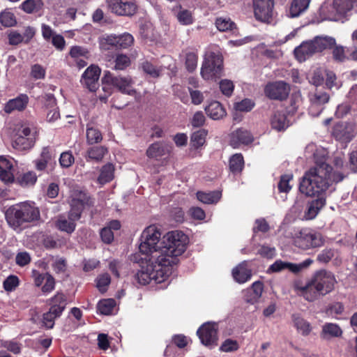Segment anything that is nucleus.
<instances>
[{
	"instance_id": "obj_1",
	"label": "nucleus",
	"mask_w": 357,
	"mask_h": 357,
	"mask_svg": "<svg viewBox=\"0 0 357 357\" xmlns=\"http://www.w3.org/2000/svg\"><path fill=\"white\" fill-rule=\"evenodd\" d=\"M325 149H316L313 153L314 165L305 172L299 183L300 192L307 197H316L308 206L306 217L313 219L326 205V197L335 190L333 183L342 181L345 175L333 172V167L326 162Z\"/></svg>"
},
{
	"instance_id": "obj_2",
	"label": "nucleus",
	"mask_w": 357,
	"mask_h": 357,
	"mask_svg": "<svg viewBox=\"0 0 357 357\" xmlns=\"http://www.w3.org/2000/svg\"><path fill=\"white\" fill-rule=\"evenodd\" d=\"M188 238L179 231H172L162 238L160 264H150L143 266L136 274V279L141 284L145 285L154 281L155 283L165 282L172 273V265L176 263V257L185 250Z\"/></svg>"
},
{
	"instance_id": "obj_3",
	"label": "nucleus",
	"mask_w": 357,
	"mask_h": 357,
	"mask_svg": "<svg viewBox=\"0 0 357 357\" xmlns=\"http://www.w3.org/2000/svg\"><path fill=\"white\" fill-rule=\"evenodd\" d=\"M70 210L67 216L60 215L55 221V226L61 231L71 234L75 230L77 222L81 218L84 209L94 205V200L84 191L73 189L68 197Z\"/></svg>"
},
{
	"instance_id": "obj_4",
	"label": "nucleus",
	"mask_w": 357,
	"mask_h": 357,
	"mask_svg": "<svg viewBox=\"0 0 357 357\" xmlns=\"http://www.w3.org/2000/svg\"><path fill=\"white\" fill-rule=\"evenodd\" d=\"M333 47V57L336 61L344 62L349 59L345 48L342 45H335V39L328 36H317L312 40L303 42L295 48L294 55L300 62H302L313 54Z\"/></svg>"
},
{
	"instance_id": "obj_5",
	"label": "nucleus",
	"mask_w": 357,
	"mask_h": 357,
	"mask_svg": "<svg viewBox=\"0 0 357 357\" xmlns=\"http://www.w3.org/2000/svg\"><path fill=\"white\" fill-rule=\"evenodd\" d=\"M335 283V275L331 272L319 270L306 284L300 286L296 284L295 289L301 291L305 300L312 302L331 292Z\"/></svg>"
},
{
	"instance_id": "obj_6",
	"label": "nucleus",
	"mask_w": 357,
	"mask_h": 357,
	"mask_svg": "<svg viewBox=\"0 0 357 357\" xmlns=\"http://www.w3.org/2000/svg\"><path fill=\"white\" fill-rule=\"evenodd\" d=\"M160 238V230L154 225L147 227L142 231L139 249L141 253L146 255V257L145 262H142L141 268L143 266H148L150 264L154 265L160 264L158 259L162 257L160 255V248L162 245Z\"/></svg>"
},
{
	"instance_id": "obj_7",
	"label": "nucleus",
	"mask_w": 357,
	"mask_h": 357,
	"mask_svg": "<svg viewBox=\"0 0 357 357\" xmlns=\"http://www.w3.org/2000/svg\"><path fill=\"white\" fill-rule=\"evenodd\" d=\"M40 211L38 207L29 202H22L10 207L6 213V219L10 227L20 231L27 224L38 220Z\"/></svg>"
},
{
	"instance_id": "obj_8",
	"label": "nucleus",
	"mask_w": 357,
	"mask_h": 357,
	"mask_svg": "<svg viewBox=\"0 0 357 357\" xmlns=\"http://www.w3.org/2000/svg\"><path fill=\"white\" fill-rule=\"evenodd\" d=\"M222 56L220 53L210 52L206 55L201 68V75L205 80L216 81L222 76Z\"/></svg>"
},
{
	"instance_id": "obj_9",
	"label": "nucleus",
	"mask_w": 357,
	"mask_h": 357,
	"mask_svg": "<svg viewBox=\"0 0 357 357\" xmlns=\"http://www.w3.org/2000/svg\"><path fill=\"white\" fill-rule=\"evenodd\" d=\"M326 238L319 232L302 230L294 238V244L300 249L306 250L322 247Z\"/></svg>"
},
{
	"instance_id": "obj_10",
	"label": "nucleus",
	"mask_w": 357,
	"mask_h": 357,
	"mask_svg": "<svg viewBox=\"0 0 357 357\" xmlns=\"http://www.w3.org/2000/svg\"><path fill=\"white\" fill-rule=\"evenodd\" d=\"M102 87L104 91H106V86H112L116 89L122 93L132 96L135 95L136 91L133 89V81L130 77H121L114 76L109 71H105L104 75L102 78Z\"/></svg>"
},
{
	"instance_id": "obj_11",
	"label": "nucleus",
	"mask_w": 357,
	"mask_h": 357,
	"mask_svg": "<svg viewBox=\"0 0 357 357\" xmlns=\"http://www.w3.org/2000/svg\"><path fill=\"white\" fill-rule=\"evenodd\" d=\"M36 139V128L27 125H22L17 130V136L13 142V147L18 151L31 149Z\"/></svg>"
},
{
	"instance_id": "obj_12",
	"label": "nucleus",
	"mask_w": 357,
	"mask_h": 357,
	"mask_svg": "<svg viewBox=\"0 0 357 357\" xmlns=\"http://www.w3.org/2000/svg\"><path fill=\"white\" fill-rule=\"evenodd\" d=\"M109 10L119 16H132L137 12V5L134 1L122 0H107Z\"/></svg>"
},
{
	"instance_id": "obj_13",
	"label": "nucleus",
	"mask_w": 357,
	"mask_h": 357,
	"mask_svg": "<svg viewBox=\"0 0 357 357\" xmlns=\"http://www.w3.org/2000/svg\"><path fill=\"white\" fill-rule=\"evenodd\" d=\"M332 135L337 140L347 143L355 135V124L351 122L337 123L333 128Z\"/></svg>"
},
{
	"instance_id": "obj_14",
	"label": "nucleus",
	"mask_w": 357,
	"mask_h": 357,
	"mask_svg": "<svg viewBox=\"0 0 357 357\" xmlns=\"http://www.w3.org/2000/svg\"><path fill=\"white\" fill-rule=\"evenodd\" d=\"M289 91V84L283 81L268 83L264 89L266 96L273 100H283L288 96Z\"/></svg>"
},
{
	"instance_id": "obj_15",
	"label": "nucleus",
	"mask_w": 357,
	"mask_h": 357,
	"mask_svg": "<svg viewBox=\"0 0 357 357\" xmlns=\"http://www.w3.org/2000/svg\"><path fill=\"white\" fill-rule=\"evenodd\" d=\"M256 18L261 22H269L273 15V0H253Z\"/></svg>"
},
{
	"instance_id": "obj_16",
	"label": "nucleus",
	"mask_w": 357,
	"mask_h": 357,
	"mask_svg": "<svg viewBox=\"0 0 357 357\" xmlns=\"http://www.w3.org/2000/svg\"><path fill=\"white\" fill-rule=\"evenodd\" d=\"M100 75V68L98 66L91 65L83 73L81 82L90 91H96L99 86Z\"/></svg>"
},
{
	"instance_id": "obj_17",
	"label": "nucleus",
	"mask_w": 357,
	"mask_h": 357,
	"mask_svg": "<svg viewBox=\"0 0 357 357\" xmlns=\"http://www.w3.org/2000/svg\"><path fill=\"white\" fill-rule=\"evenodd\" d=\"M202 344L206 346L215 344L218 340L217 327L215 324H204L197 331Z\"/></svg>"
},
{
	"instance_id": "obj_18",
	"label": "nucleus",
	"mask_w": 357,
	"mask_h": 357,
	"mask_svg": "<svg viewBox=\"0 0 357 357\" xmlns=\"http://www.w3.org/2000/svg\"><path fill=\"white\" fill-rule=\"evenodd\" d=\"M56 165L54 151L49 146L44 147L40 158L35 160L36 169L38 171H45L54 169Z\"/></svg>"
},
{
	"instance_id": "obj_19",
	"label": "nucleus",
	"mask_w": 357,
	"mask_h": 357,
	"mask_svg": "<svg viewBox=\"0 0 357 357\" xmlns=\"http://www.w3.org/2000/svg\"><path fill=\"white\" fill-rule=\"evenodd\" d=\"M45 109L46 110V120L48 122H54L60 117V113L56 106V102L54 96L48 93L44 97Z\"/></svg>"
},
{
	"instance_id": "obj_20",
	"label": "nucleus",
	"mask_w": 357,
	"mask_h": 357,
	"mask_svg": "<svg viewBox=\"0 0 357 357\" xmlns=\"http://www.w3.org/2000/svg\"><path fill=\"white\" fill-rule=\"evenodd\" d=\"M29 97L26 94H20L15 98L9 100L4 107V111L7 114H10L14 111H23L29 103Z\"/></svg>"
},
{
	"instance_id": "obj_21",
	"label": "nucleus",
	"mask_w": 357,
	"mask_h": 357,
	"mask_svg": "<svg viewBox=\"0 0 357 357\" xmlns=\"http://www.w3.org/2000/svg\"><path fill=\"white\" fill-rule=\"evenodd\" d=\"M0 180L6 184L15 180L13 162L3 156L0 157Z\"/></svg>"
},
{
	"instance_id": "obj_22",
	"label": "nucleus",
	"mask_w": 357,
	"mask_h": 357,
	"mask_svg": "<svg viewBox=\"0 0 357 357\" xmlns=\"http://www.w3.org/2000/svg\"><path fill=\"white\" fill-rule=\"evenodd\" d=\"M252 141L253 137L252 135L246 130H236L230 135V144L234 148H237L241 144H248Z\"/></svg>"
},
{
	"instance_id": "obj_23",
	"label": "nucleus",
	"mask_w": 357,
	"mask_h": 357,
	"mask_svg": "<svg viewBox=\"0 0 357 357\" xmlns=\"http://www.w3.org/2000/svg\"><path fill=\"white\" fill-rule=\"evenodd\" d=\"M271 126L277 131H284L289 126V121L284 113L276 111L271 117Z\"/></svg>"
},
{
	"instance_id": "obj_24",
	"label": "nucleus",
	"mask_w": 357,
	"mask_h": 357,
	"mask_svg": "<svg viewBox=\"0 0 357 357\" xmlns=\"http://www.w3.org/2000/svg\"><path fill=\"white\" fill-rule=\"evenodd\" d=\"M207 115L213 120H218L226 115V112L222 105L218 101H212L205 107Z\"/></svg>"
},
{
	"instance_id": "obj_25",
	"label": "nucleus",
	"mask_w": 357,
	"mask_h": 357,
	"mask_svg": "<svg viewBox=\"0 0 357 357\" xmlns=\"http://www.w3.org/2000/svg\"><path fill=\"white\" fill-rule=\"evenodd\" d=\"M234 279L238 283H245L251 278V271L246 266V264L242 263L232 271Z\"/></svg>"
},
{
	"instance_id": "obj_26",
	"label": "nucleus",
	"mask_w": 357,
	"mask_h": 357,
	"mask_svg": "<svg viewBox=\"0 0 357 357\" xmlns=\"http://www.w3.org/2000/svg\"><path fill=\"white\" fill-rule=\"evenodd\" d=\"M169 152L167 145L162 143L156 142L150 145L146 150V155L149 158H158L162 157Z\"/></svg>"
},
{
	"instance_id": "obj_27",
	"label": "nucleus",
	"mask_w": 357,
	"mask_h": 357,
	"mask_svg": "<svg viewBox=\"0 0 357 357\" xmlns=\"http://www.w3.org/2000/svg\"><path fill=\"white\" fill-rule=\"evenodd\" d=\"M310 0H294L291 4L289 13L291 17L300 15L308 8Z\"/></svg>"
},
{
	"instance_id": "obj_28",
	"label": "nucleus",
	"mask_w": 357,
	"mask_h": 357,
	"mask_svg": "<svg viewBox=\"0 0 357 357\" xmlns=\"http://www.w3.org/2000/svg\"><path fill=\"white\" fill-rule=\"evenodd\" d=\"M43 7L42 0H25L20 5V8L26 13L31 14L40 11Z\"/></svg>"
},
{
	"instance_id": "obj_29",
	"label": "nucleus",
	"mask_w": 357,
	"mask_h": 357,
	"mask_svg": "<svg viewBox=\"0 0 357 357\" xmlns=\"http://www.w3.org/2000/svg\"><path fill=\"white\" fill-rule=\"evenodd\" d=\"M197 197L199 201L204 204H211L217 203L220 197L221 193L219 191H213L210 192H198Z\"/></svg>"
},
{
	"instance_id": "obj_30",
	"label": "nucleus",
	"mask_w": 357,
	"mask_h": 357,
	"mask_svg": "<svg viewBox=\"0 0 357 357\" xmlns=\"http://www.w3.org/2000/svg\"><path fill=\"white\" fill-rule=\"evenodd\" d=\"M351 0H333L332 13L344 14L352 8Z\"/></svg>"
},
{
	"instance_id": "obj_31",
	"label": "nucleus",
	"mask_w": 357,
	"mask_h": 357,
	"mask_svg": "<svg viewBox=\"0 0 357 357\" xmlns=\"http://www.w3.org/2000/svg\"><path fill=\"white\" fill-rule=\"evenodd\" d=\"M293 321L294 326L302 335H307L311 332L312 327L310 324L298 315H293Z\"/></svg>"
},
{
	"instance_id": "obj_32",
	"label": "nucleus",
	"mask_w": 357,
	"mask_h": 357,
	"mask_svg": "<svg viewBox=\"0 0 357 357\" xmlns=\"http://www.w3.org/2000/svg\"><path fill=\"white\" fill-rule=\"evenodd\" d=\"M284 269H289L291 272L298 273V268L296 264L282 261V260L275 261L268 268L271 272H279Z\"/></svg>"
},
{
	"instance_id": "obj_33",
	"label": "nucleus",
	"mask_w": 357,
	"mask_h": 357,
	"mask_svg": "<svg viewBox=\"0 0 357 357\" xmlns=\"http://www.w3.org/2000/svg\"><path fill=\"white\" fill-rule=\"evenodd\" d=\"M114 167L112 164L108 163L104 165L100 171L98 177V181L101 184H104L111 181L114 178Z\"/></svg>"
},
{
	"instance_id": "obj_34",
	"label": "nucleus",
	"mask_w": 357,
	"mask_h": 357,
	"mask_svg": "<svg viewBox=\"0 0 357 357\" xmlns=\"http://www.w3.org/2000/svg\"><path fill=\"white\" fill-rule=\"evenodd\" d=\"M342 334V330L337 324L327 323L322 327V335L324 338L339 337Z\"/></svg>"
},
{
	"instance_id": "obj_35",
	"label": "nucleus",
	"mask_w": 357,
	"mask_h": 357,
	"mask_svg": "<svg viewBox=\"0 0 357 357\" xmlns=\"http://www.w3.org/2000/svg\"><path fill=\"white\" fill-rule=\"evenodd\" d=\"M116 35L111 34L102 36L99 40L100 48L102 50H109L112 48H117Z\"/></svg>"
},
{
	"instance_id": "obj_36",
	"label": "nucleus",
	"mask_w": 357,
	"mask_h": 357,
	"mask_svg": "<svg viewBox=\"0 0 357 357\" xmlns=\"http://www.w3.org/2000/svg\"><path fill=\"white\" fill-rule=\"evenodd\" d=\"M329 99V95L324 91H316L310 95V102L320 107H324V105L327 103Z\"/></svg>"
},
{
	"instance_id": "obj_37",
	"label": "nucleus",
	"mask_w": 357,
	"mask_h": 357,
	"mask_svg": "<svg viewBox=\"0 0 357 357\" xmlns=\"http://www.w3.org/2000/svg\"><path fill=\"white\" fill-rule=\"evenodd\" d=\"M0 23L5 27H11L17 24V20L11 10L6 9L0 13Z\"/></svg>"
},
{
	"instance_id": "obj_38",
	"label": "nucleus",
	"mask_w": 357,
	"mask_h": 357,
	"mask_svg": "<svg viewBox=\"0 0 357 357\" xmlns=\"http://www.w3.org/2000/svg\"><path fill=\"white\" fill-rule=\"evenodd\" d=\"M248 293L252 292L250 298H247L246 301L250 303H255L261 297L263 292V283L257 281L252 284L251 289L247 290Z\"/></svg>"
},
{
	"instance_id": "obj_39",
	"label": "nucleus",
	"mask_w": 357,
	"mask_h": 357,
	"mask_svg": "<svg viewBox=\"0 0 357 357\" xmlns=\"http://www.w3.org/2000/svg\"><path fill=\"white\" fill-rule=\"evenodd\" d=\"M66 304L67 303L65 295L62 293H57L50 300L51 307L50 309H54L56 311L59 310L60 313H62L66 306Z\"/></svg>"
},
{
	"instance_id": "obj_40",
	"label": "nucleus",
	"mask_w": 357,
	"mask_h": 357,
	"mask_svg": "<svg viewBox=\"0 0 357 357\" xmlns=\"http://www.w3.org/2000/svg\"><path fill=\"white\" fill-rule=\"evenodd\" d=\"M116 305L114 299L108 298L100 301L98 304V310L100 314L105 315L111 314Z\"/></svg>"
},
{
	"instance_id": "obj_41",
	"label": "nucleus",
	"mask_w": 357,
	"mask_h": 357,
	"mask_svg": "<svg viewBox=\"0 0 357 357\" xmlns=\"http://www.w3.org/2000/svg\"><path fill=\"white\" fill-rule=\"evenodd\" d=\"M215 24L220 31H232L236 28L235 23L228 17H218L215 20Z\"/></svg>"
},
{
	"instance_id": "obj_42",
	"label": "nucleus",
	"mask_w": 357,
	"mask_h": 357,
	"mask_svg": "<svg viewBox=\"0 0 357 357\" xmlns=\"http://www.w3.org/2000/svg\"><path fill=\"white\" fill-rule=\"evenodd\" d=\"M207 133V131L204 129H201L195 132L191 136L192 146L195 149H198L203 146L206 142Z\"/></svg>"
},
{
	"instance_id": "obj_43",
	"label": "nucleus",
	"mask_w": 357,
	"mask_h": 357,
	"mask_svg": "<svg viewBox=\"0 0 357 357\" xmlns=\"http://www.w3.org/2000/svg\"><path fill=\"white\" fill-rule=\"evenodd\" d=\"M61 313L60 311H56L54 309H50V310L43 314V326L47 328H52L54 325V320L57 317H60Z\"/></svg>"
},
{
	"instance_id": "obj_44",
	"label": "nucleus",
	"mask_w": 357,
	"mask_h": 357,
	"mask_svg": "<svg viewBox=\"0 0 357 357\" xmlns=\"http://www.w3.org/2000/svg\"><path fill=\"white\" fill-rule=\"evenodd\" d=\"M178 8L180 10L176 14L178 21L183 25L192 24L194 22L192 12L182 8L181 6H179Z\"/></svg>"
},
{
	"instance_id": "obj_45",
	"label": "nucleus",
	"mask_w": 357,
	"mask_h": 357,
	"mask_svg": "<svg viewBox=\"0 0 357 357\" xmlns=\"http://www.w3.org/2000/svg\"><path fill=\"white\" fill-rule=\"evenodd\" d=\"M243 165V157L241 153L234 154L229 160V169L234 173L241 172Z\"/></svg>"
},
{
	"instance_id": "obj_46",
	"label": "nucleus",
	"mask_w": 357,
	"mask_h": 357,
	"mask_svg": "<svg viewBox=\"0 0 357 357\" xmlns=\"http://www.w3.org/2000/svg\"><path fill=\"white\" fill-rule=\"evenodd\" d=\"M142 68L146 74L153 78L158 77L162 70L161 67H157L148 61H145L142 63Z\"/></svg>"
},
{
	"instance_id": "obj_47",
	"label": "nucleus",
	"mask_w": 357,
	"mask_h": 357,
	"mask_svg": "<svg viewBox=\"0 0 357 357\" xmlns=\"http://www.w3.org/2000/svg\"><path fill=\"white\" fill-rule=\"evenodd\" d=\"M293 179L291 174H284L280 176L279 183H278V189L280 193H287L291 189L289 182Z\"/></svg>"
},
{
	"instance_id": "obj_48",
	"label": "nucleus",
	"mask_w": 357,
	"mask_h": 357,
	"mask_svg": "<svg viewBox=\"0 0 357 357\" xmlns=\"http://www.w3.org/2000/svg\"><path fill=\"white\" fill-rule=\"evenodd\" d=\"M302 97L300 93H293L289 99V105L287 107V112L289 114H294L296 112L298 108L301 105Z\"/></svg>"
},
{
	"instance_id": "obj_49",
	"label": "nucleus",
	"mask_w": 357,
	"mask_h": 357,
	"mask_svg": "<svg viewBox=\"0 0 357 357\" xmlns=\"http://www.w3.org/2000/svg\"><path fill=\"white\" fill-rule=\"evenodd\" d=\"M117 48L126 49L134 43L133 36L128 33H124L121 35H116Z\"/></svg>"
},
{
	"instance_id": "obj_50",
	"label": "nucleus",
	"mask_w": 357,
	"mask_h": 357,
	"mask_svg": "<svg viewBox=\"0 0 357 357\" xmlns=\"http://www.w3.org/2000/svg\"><path fill=\"white\" fill-rule=\"evenodd\" d=\"M107 152V150L104 146H93L88 150L87 154L89 158L100 161Z\"/></svg>"
},
{
	"instance_id": "obj_51",
	"label": "nucleus",
	"mask_w": 357,
	"mask_h": 357,
	"mask_svg": "<svg viewBox=\"0 0 357 357\" xmlns=\"http://www.w3.org/2000/svg\"><path fill=\"white\" fill-rule=\"evenodd\" d=\"M86 139L89 144H96L100 142L102 139L101 132L96 128L87 126L86 129Z\"/></svg>"
},
{
	"instance_id": "obj_52",
	"label": "nucleus",
	"mask_w": 357,
	"mask_h": 357,
	"mask_svg": "<svg viewBox=\"0 0 357 357\" xmlns=\"http://www.w3.org/2000/svg\"><path fill=\"white\" fill-rule=\"evenodd\" d=\"M36 180L37 176L33 172H26L17 178V181L22 186L32 185L36 182Z\"/></svg>"
},
{
	"instance_id": "obj_53",
	"label": "nucleus",
	"mask_w": 357,
	"mask_h": 357,
	"mask_svg": "<svg viewBox=\"0 0 357 357\" xmlns=\"http://www.w3.org/2000/svg\"><path fill=\"white\" fill-rule=\"evenodd\" d=\"M130 63L131 61L129 56L123 54H118L115 59L114 69L123 70L128 68Z\"/></svg>"
},
{
	"instance_id": "obj_54",
	"label": "nucleus",
	"mask_w": 357,
	"mask_h": 357,
	"mask_svg": "<svg viewBox=\"0 0 357 357\" xmlns=\"http://www.w3.org/2000/svg\"><path fill=\"white\" fill-rule=\"evenodd\" d=\"M111 282V278L108 273L100 275L96 279V287L101 292L107 291V287Z\"/></svg>"
},
{
	"instance_id": "obj_55",
	"label": "nucleus",
	"mask_w": 357,
	"mask_h": 357,
	"mask_svg": "<svg viewBox=\"0 0 357 357\" xmlns=\"http://www.w3.org/2000/svg\"><path fill=\"white\" fill-rule=\"evenodd\" d=\"M335 256V250L326 248L323 250L317 257V260L321 264L328 263Z\"/></svg>"
},
{
	"instance_id": "obj_56",
	"label": "nucleus",
	"mask_w": 357,
	"mask_h": 357,
	"mask_svg": "<svg viewBox=\"0 0 357 357\" xmlns=\"http://www.w3.org/2000/svg\"><path fill=\"white\" fill-rule=\"evenodd\" d=\"M198 56L195 52H188L185 54V66L188 71L192 72L197 66Z\"/></svg>"
},
{
	"instance_id": "obj_57",
	"label": "nucleus",
	"mask_w": 357,
	"mask_h": 357,
	"mask_svg": "<svg viewBox=\"0 0 357 357\" xmlns=\"http://www.w3.org/2000/svg\"><path fill=\"white\" fill-rule=\"evenodd\" d=\"M74 161V156L70 151L63 152L59 158V164L63 168L70 167Z\"/></svg>"
},
{
	"instance_id": "obj_58",
	"label": "nucleus",
	"mask_w": 357,
	"mask_h": 357,
	"mask_svg": "<svg viewBox=\"0 0 357 357\" xmlns=\"http://www.w3.org/2000/svg\"><path fill=\"white\" fill-rule=\"evenodd\" d=\"M333 10V4H329L327 2L323 3L320 8V13L326 20H335L336 15L338 13L331 14Z\"/></svg>"
},
{
	"instance_id": "obj_59",
	"label": "nucleus",
	"mask_w": 357,
	"mask_h": 357,
	"mask_svg": "<svg viewBox=\"0 0 357 357\" xmlns=\"http://www.w3.org/2000/svg\"><path fill=\"white\" fill-rule=\"evenodd\" d=\"M238 348L239 345L236 340L227 339L222 342L220 350L224 352H231L238 350Z\"/></svg>"
},
{
	"instance_id": "obj_60",
	"label": "nucleus",
	"mask_w": 357,
	"mask_h": 357,
	"mask_svg": "<svg viewBox=\"0 0 357 357\" xmlns=\"http://www.w3.org/2000/svg\"><path fill=\"white\" fill-rule=\"evenodd\" d=\"M234 88V84L231 80L222 79L220 82V89L226 96H230L232 94Z\"/></svg>"
},
{
	"instance_id": "obj_61",
	"label": "nucleus",
	"mask_w": 357,
	"mask_h": 357,
	"mask_svg": "<svg viewBox=\"0 0 357 357\" xmlns=\"http://www.w3.org/2000/svg\"><path fill=\"white\" fill-rule=\"evenodd\" d=\"M19 284V279L15 275L8 276L3 282V288L7 291H12Z\"/></svg>"
},
{
	"instance_id": "obj_62",
	"label": "nucleus",
	"mask_w": 357,
	"mask_h": 357,
	"mask_svg": "<svg viewBox=\"0 0 357 357\" xmlns=\"http://www.w3.org/2000/svg\"><path fill=\"white\" fill-rule=\"evenodd\" d=\"M189 93L191 98V102L193 105H199L204 101V96L203 93L201 92L200 91L190 87Z\"/></svg>"
},
{
	"instance_id": "obj_63",
	"label": "nucleus",
	"mask_w": 357,
	"mask_h": 357,
	"mask_svg": "<svg viewBox=\"0 0 357 357\" xmlns=\"http://www.w3.org/2000/svg\"><path fill=\"white\" fill-rule=\"evenodd\" d=\"M1 346L15 354H18L21 351L20 344L13 340L3 341L1 342Z\"/></svg>"
},
{
	"instance_id": "obj_64",
	"label": "nucleus",
	"mask_w": 357,
	"mask_h": 357,
	"mask_svg": "<svg viewBox=\"0 0 357 357\" xmlns=\"http://www.w3.org/2000/svg\"><path fill=\"white\" fill-rule=\"evenodd\" d=\"M31 75L36 79H43L45 76V69L39 64H35L31 67Z\"/></svg>"
}]
</instances>
